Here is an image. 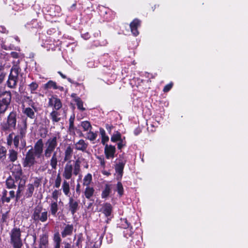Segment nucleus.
I'll return each mask as SVG.
<instances>
[{"mask_svg": "<svg viewBox=\"0 0 248 248\" xmlns=\"http://www.w3.org/2000/svg\"><path fill=\"white\" fill-rule=\"evenodd\" d=\"M73 152V148L70 146H67L64 152V160L67 162L64 167L62 176L66 180L72 179L73 175H78L81 170L79 159H78L73 163L71 160Z\"/></svg>", "mask_w": 248, "mask_h": 248, "instance_id": "obj_1", "label": "nucleus"}, {"mask_svg": "<svg viewBox=\"0 0 248 248\" xmlns=\"http://www.w3.org/2000/svg\"><path fill=\"white\" fill-rule=\"evenodd\" d=\"M44 143L42 139L38 140L35 143L33 148L29 150L26 155L23 162L24 167H31L36 162V158H40L43 153Z\"/></svg>", "mask_w": 248, "mask_h": 248, "instance_id": "obj_2", "label": "nucleus"}, {"mask_svg": "<svg viewBox=\"0 0 248 248\" xmlns=\"http://www.w3.org/2000/svg\"><path fill=\"white\" fill-rule=\"evenodd\" d=\"M58 145L57 138L56 136L49 138L45 143L44 155L46 158H49L51 155L49 163L53 170H56L57 167L60 156L57 155V152H54Z\"/></svg>", "mask_w": 248, "mask_h": 248, "instance_id": "obj_3", "label": "nucleus"}, {"mask_svg": "<svg viewBox=\"0 0 248 248\" xmlns=\"http://www.w3.org/2000/svg\"><path fill=\"white\" fill-rule=\"evenodd\" d=\"M13 65L10 70V73L6 82L7 86L11 89H15L17 86L19 75L21 72L19 66V61L13 62Z\"/></svg>", "mask_w": 248, "mask_h": 248, "instance_id": "obj_4", "label": "nucleus"}, {"mask_svg": "<svg viewBox=\"0 0 248 248\" xmlns=\"http://www.w3.org/2000/svg\"><path fill=\"white\" fill-rule=\"evenodd\" d=\"M11 243L14 248H21L23 244L21 239V231L18 228L13 229L10 232Z\"/></svg>", "mask_w": 248, "mask_h": 248, "instance_id": "obj_5", "label": "nucleus"}, {"mask_svg": "<svg viewBox=\"0 0 248 248\" xmlns=\"http://www.w3.org/2000/svg\"><path fill=\"white\" fill-rule=\"evenodd\" d=\"M42 209L41 206H37L34 209L31 218L34 221L44 222L47 220L48 212L46 211L42 212Z\"/></svg>", "mask_w": 248, "mask_h": 248, "instance_id": "obj_6", "label": "nucleus"}, {"mask_svg": "<svg viewBox=\"0 0 248 248\" xmlns=\"http://www.w3.org/2000/svg\"><path fill=\"white\" fill-rule=\"evenodd\" d=\"M120 225L124 230L123 233L125 237L128 238L132 235L134 232L133 228L126 218L121 219Z\"/></svg>", "mask_w": 248, "mask_h": 248, "instance_id": "obj_7", "label": "nucleus"}, {"mask_svg": "<svg viewBox=\"0 0 248 248\" xmlns=\"http://www.w3.org/2000/svg\"><path fill=\"white\" fill-rule=\"evenodd\" d=\"M113 207L111 204L108 202H106L102 205V207L100 210L104 216L107 217L106 222L108 223V221L113 217L112 213Z\"/></svg>", "mask_w": 248, "mask_h": 248, "instance_id": "obj_8", "label": "nucleus"}, {"mask_svg": "<svg viewBox=\"0 0 248 248\" xmlns=\"http://www.w3.org/2000/svg\"><path fill=\"white\" fill-rule=\"evenodd\" d=\"M16 123V113L11 112L7 118V125H3V129L6 130L9 128H15Z\"/></svg>", "mask_w": 248, "mask_h": 248, "instance_id": "obj_9", "label": "nucleus"}, {"mask_svg": "<svg viewBox=\"0 0 248 248\" xmlns=\"http://www.w3.org/2000/svg\"><path fill=\"white\" fill-rule=\"evenodd\" d=\"M116 152V148L112 145L106 144L104 148V153L107 159H113Z\"/></svg>", "mask_w": 248, "mask_h": 248, "instance_id": "obj_10", "label": "nucleus"}, {"mask_svg": "<svg viewBox=\"0 0 248 248\" xmlns=\"http://www.w3.org/2000/svg\"><path fill=\"white\" fill-rule=\"evenodd\" d=\"M12 175L17 181L21 179L22 175V169L20 165H15L11 169Z\"/></svg>", "mask_w": 248, "mask_h": 248, "instance_id": "obj_11", "label": "nucleus"}, {"mask_svg": "<svg viewBox=\"0 0 248 248\" xmlns=\"http://www.w3.org/2000/svg\"><path fill=\"white\" fill-rule=\"evenodd\" d=\"M48 105L53 107V110H60L62 107L60 99L53 96L49 98Z\"/></svg>", "mask_w": 248, "mask_h": 248, "instance_id": "obj_12", "label": "nucleus"}, {"mask_svg": "<svg viewBox=\"0 0 248 248\" xmlns=\"http://www.w3.org/2000/svg\"><path fill=\"white\" fill-rule=\"evenodd\" d=\"M14 133L10 134L7 137V144L8 145L11 146L12 144L13 141L16 148L18 146L19 140L21 137L19 135H16L13 137Z\"/></svg>", "mask_w": 248, "mask_h": 248, "instance_id": "obj_13", "label": "nucleus"}, {"mask_svg": "<svg viewBox=\"0 0 248 248\" xmlns=\"http://www.w3.org/2000/svg\"><path fill=\"white\" fill-rule=\"evenodd\" d=\"M11 100V94L10 92L5 91L0 94V102L9 106Z\"/></svg>", "mask_w": 248, "mask_h": 248, "instance_id": "obj_14", "label": "nucleus"}, {"mask_svg": "<svg viewBox=\"0 0 248 248\" xmlns=\"http://www.w3.org/2000/svg\"><path fill=\"white\" fill-rule=\"evenodd\" d=\"M75 149L83 152H87L88 143L86 142L83 140H80L75 144Z\"/></svg>", "mask_w": 248, "mask_h": 248, "instance_id": "obj_15", "label": "nucleus"}, {"mask_svg": "<svg viewBox=\"0 0 248 248\" xmlns=\"http://www.w3.org/2000/svg\"><path fill=\"white\" fill-rule=\"evenodd\" d=\"M140 26V21L137 19H134L130 24L132 33L135 36L139 34L138 28Z\"/></svg>", "mask_w": 248, "mask_h": 248, "instance_id": "obj_16", "label": "nucleus"}, {"mask_svg": "<svg viewBox=\"0 0 248 248\" xmlns=\"http://www.w3.org/2000/svg\"><path fill=\"white\" fill-rule=\"evenodd\" d=\"M125 165V161L119 162L115 166V171L117 173V179L118 180L121 179L123 173V170Z\"/></svg>", "mask_w": 248, "mask_h": 248, "instance_id": "obj_17", "label": "nucleus"}, {"mask_svg": "<svg viewBox=\"0 0 248 248\" xmlns=\"http://www.w3.org/2000/svg\"><path fill=\"white\" fill-rule=\"evenodd\" d=\"M68 204L70 211L72 215H74L78 209V202L74 200L72 198H70L69 199Z\"/></svg>", "mask_w": 248, "mask_h": 248, "instance_id": "obj_18", "label": "nucleus"}, {"mask_svg": "<svg viewBox=\"0 0 248 248\" xmlns=\"http://www.w3.org/2000/svg\"><path fill=\"white\" fill-rule=\"evenodd\" d=\"M61 110H53L50 113V118L53 123H57L61 120Z\"/></svg>", "mask_w": 248, "mask_h": 248, "instance_id": "obj_19", "label": "nucleus"}, {"mask_svg": "<svg viewBox=\"0 0 248 248\" xmlns=\"http://www.w3.org/2000/svg\"><path fill=\"white\" fill-rule=\"evenodd\" d=\"M73 230V226L72 225H66L63 230L62 232V236L64 238L68 235H70L72 233Z\"/></svg>", "mask_w": 248, "mask_h": 248, "instance_id": "obj_20", "label": "nucleus"}, {"mask_svg": "<svg viewBox=\"0 0 248 248\" xmlns=\"http://www.w3.org/2000/svg\"><path fill=\"white\" fill-rule=\"evenodd\" d=\"M112 186L110 184H106L104 189L101 193V197L102 199H107L111 191Z\"/></svg>", "mask_w": 248, "mask_h": 248, "instance_id": "obj_21", "label": "nucleus"}, {"mask_svg": "<svg viewBox=\"0 0 248 248\" xmlns=\"http://www.w3.org/2000/svg\"><path fill=\"white\" fill-rule=\"evenodd\" d=\"M50 213L53 217H56V214L59 210L57 201H52L50 204Z\"/></svg>", "mask_w": 248, "mask_h": 248, "instance_id": "obj_22", "label": "nucleus"}, {"mask_svg": "<svg viewBox=\"0 0 248 248\" xmlns=\"http://www.w3.org/2000/svg\"><path fill=\"white\" fill-rule=\"evenodd\" d=\"M34 190V187L33 184H29L27 186L26 191L24 194V197L26 198H29L31 197L33 193Z\"/></svg>", "mask_w": 248, "mask_h": 248, "instance_id": "obj_23", "label": "nucleus"}, {"mask_svg": "<svg viewBox=\"0 0 248 248\" xmlns=\"http://www.w3.org/2000/svg\"><path fill=\"white\" fill-rule=\"evenodd\" d=\"M45 89H59L61 91L63 90V88L62 86H57L56 83L52 80H49L48 82L44 85Z\"/></svg>", "mask_w": 248, "mask_h": 248, "instance_id": "obj_24", "label": "nucleus"}, {"mask_svg": "<svg viewBox=\"0 0 248 248\" xmlns=\"http://www.w3.org/2000/svg\"><path fill=\"white\" fill-rule=\"evenodd\" d=\"M62 189L66 196H70V185L69 182L64 180L62 184Z\"/></svg>", "mask_w": 248, "mask_h": 248, "instance_id": "obj_25", "label": "nucleus"}, {"mask_svg": "<svg viewBox=\"0 0 248 248\" xmlns=\"http://www.w3.org/2000/svg\"><path fill=\"white\" fill-rule=\"evenodd\" d=\"M6 148L0 145V163H4L6 158Z\"/></svg>", "mask_w": 248, "mask_h": 248, "instance_id": "obj_26", "label": "nucleus"}, {"mask_svg": "<svg viewBox=\"0 0 248 248\" xmlns=\"http://www.w3.org/2000/svg\"><path fill=\"white\" fill-rule=\"evenodd\" d=\"M94 190L93 187L87 186L84 191V195L87 199H90L93 195Z\"/></svg>", "mask_w": 248, "mask_h": 248, "instance_id": "obj_27", "label": "nucleus"}, {"mask_svg": "<svg viewBox=\"0 0 248 248\" xmlns=\"http://www.w3.org/2000/svg\"><path fill=\"white\" fill-rule=\"evenodd\" d=\"M39 245H48V235L44 233L40 236Z\"/></svg>", "mask_w": 248, "mask_h": 248, "instance_id": "obj_28", "label": "nucleus"}, {"mask_svg": "<svg viewBox=\"0 0 248 248\" xmlns=\"http://www.w3.org/2000/svg\"><path fill=\"white\" fill-rule=\"evenodd\" d=\"M8 158L11 162H15L17 158V153L13 149L9 150Z\"/></svg>", "mask_w": 248, "mask_h": 248, "instance_id": "obj_29", "label": "nucleus"}, {"mask_svg": "<svg viewBox=\"0 0 248 248\" xmlns=\"http://www.w3.org/2000/svg\"><path fill=\"white\" fill-rule=\"evenodd\" d=\"M23 112L31 119H34L35 118L34 111L33 109L31 108L28 107L25 108L23 110Z\"/></svg>", "mask_w": 248, "mask_h": 248, "instance_id": "obj_30", "label": "nucleus"}, {"mask_svg": "<svg viewBox=\"0 0 248 248\" xmlns=\"http://www.w3.org/2000/svg\"><path fill=\"white\" fill-rule=\"evenodd\" d=\"M97 137V132H93L90 130L87 132L85 138L91 141H93L96 139Z\"/></svg>", "mask_w": 248, "mask_h": 248, "instance_id": "obj_31", "label": "nucleus"}, {"mask_svg": "<svg viewBox=\"0 0 248 248\" xmlns=\"http://www.w3.org/2000/svg\"><path fill=\"white\" fill-rule=\"evenodd\" d=\"M6 185L7 187L9 189L16 188V185L15 184V181L11 176L7 179L6 181Z\"/></svg>", "mask_w": 248, "mask_h": 248, "instance_id": "obj_32", "label": "nucleus"}, {"mask_svg": "<svg viewBox=\"0 0 248 248\" xmlns=\"http://www.w3.org/2000/svg\"><path fill=\"white\" fill-rule=\"evenodd\" d=\"M29 90L31 94H37L35 92L38 88V84L35 82H32L28 85Z\"/></svg>", "mask_w": 248, "mask_h": 248, "instance_id": "obj_33", "label": "nucleus"}, {"mask_svg": "<svg viewBox=\"0 0 248 248\" xmlns=\"http://www.w3.org/2000/svg\"><path fill=\"white\" fill-rule=\"evenodd\" d=\"M92 181V176L90 173H88L83 179V185L88 186Z\"/></svg>", "mask_w": 248, "mask_h": 248, "instance_id": "obj_34", "label": "nucleus"}, {"mask_svg": "<svg viewBox=\"0 0 248 248\" xmlns=\"http://www.w3.org/2000/svg\"><path fill=\"white\" fill-rule=\"evenodd\" d=\"M81 126L84 131H88L92 129V127L90 122L88 121H83L81 123Z\"/></svg>", "mask_w": 248, "mask_h": 248, "instance_id": "obj_35", "label": "nucleus"}, {"mask_svg": "<svg viewBox=\"0 0 248 248\" xmlns=\"http://www.w3.org/2000/svg\"><path fill=\"white\" fill-rule=\"evenodd\" d=\"M75 101L76 103V105L78 108L81 110H84L85 108L83 107V103L82 100L79 97H77L75 99Z\"/></svg>", "mask_w": 248, "mask_h": 248, "instance_id": "obj_36", "label": "nucleus"}, {"mask_svg": "<svg viewBox=\"0 0 248 248\" xmlns=\"http://www.w3.org/2000/svg\"><path fill=\"white\" fill-rule=\"evenodd\" d=\"M122 139L121 134L118 132H116L115 133L113 134V135L111 137V140L112 142H116L118 141L119 140H121Z\"/></svg>", "mask_w": 248, "mask_h": 248, "instance_id": "obj_37", "label": "nucleus"}, {"mask_svg": "<svg viewBox=\"0 0 248 248\" xmlns=\"http://www.w3.org/2000/svg\"><path fill=\"white\" fill-rule=\"evenodd\" d=\"M62 179L60 174H58L55 180L54 187L58 188L60 187L61 184Z\"/></svg>", "mask_w": 248, "mask_h": 248, "instance_id": "obj_38", "label": "nucleus"}, {"mask_svg": "<svg viewBox=\"0 0 248 248\" xmlns=\"http://www.w3.org/2000/svg\"><path fill=\"white\" fill-rule=\"evenodd\" d=\"M117 191L120 196H122L124 194V188L122 183L119 182L117 184Z\"/></svg>", "mask_w": 248, "mask_h": 248, "instance_id": "obj_39", "label": "nucleus"}, {"mask_svg": "<svg viewBox=\"0 0 248 248\" xmlns=\"http://www.w3.org/2000/svg\"><path fill=\"white\" fill-rule=\"evenodd\" d=\"M61 195V190H54L52 193V197L55 201H57L58 198Z\"/></svg>", "mask_w": 248, "mask_h": 248, "instance_id": "obj_40", "label": "nucleus"}, {"mask_svg": "<svg viewBox=\"0 0 248 248\" xmlns=\"http://www.w3.org/2000/svg\"><path fill=\"white\" fill-rule=\"evenodd\" d=\"M33 186L36 187H38L41 183L42 178L40 177H35L33 179Z\"/></svg>", "mask_w": 248, "mask_h": 248, "instance_id": "obj_41", "label": "nucleus"}, {"mask_svg": "<svg viewBox=\"0 0 248 248\" xmlns=\"http://www.w3.org/2000/svg\"><path fill=\"white\" fill-rule=\"evenodd\" d=\"M125 138L124 137L121 140H119L118 143L117 144L118 148L119 150L122 149L126 145V141L124 140Z\"/></svg>", "mask_w": 248, "mask_h": 248, "instance_id": "obj_42", "label": "nucleus"}, {"mask_svg": "<svg viewBox=\"0 0 248 248\" xmlns=\"http://www.w3.org/2000/svg\"><path fill=\"white\" fill-rule=\"evenodd\" d=\"M7 191L4 189L2 193V201L3 202H9L10 201V198L6 197Z\"/></svg>", "mask_w": 248, "mask_h": 248, "instance_id": "obj_43", "label": "nucleus"}, {"mask_svg": "<svg viewBox=\"0 0 248 248\" xmlns=\"http://www.w3.org/2000/svg\"><path fill=\"white\" fill-rule=\"evenodd\" d=\"M97 158L99 160L101 166L103 169H105L106 167V161L104 157L102 156H97Z\"/></svg>", "mask_w": 248, "mask_h": 248, "instance_id": "obj_44", "label": "nucleus"}, {"mask_svg": "<svg viewBox=\"0 0 248 248\" xmlns=\"http://www.w3.org/2000/svg\"><path fill=\"white\" fill-rule=\"evenodd\" d=\"M8 107V106L0 102V114L4 113Z\"/></svg>", "mask_w": 248, "mask_h": 248, "instance_id": "obj_45", "label": "nucleus"}, {"mask_svg": "<svg viewBox=\"0 0 248 248\" xmlns=\"http://www.w3.org/2000/svg\"><path fill=\"white\" fill-rule=\"evenodd\" d=\"M54 240L55 242L56 243V245H58V244L60 245L61 239L59 234H54Z\"/></svg>", "mask_w": 248, "mask_h": 248, "instance_id": "obj_46", "label": "nucleus"}, {"mask_svg": "<svg viewBox=\"0 0 248 248\" xmlns=\"http://www.w3.org/2000/svg\"><path fill=\"white\" fill-rule=\"evenodd\" d=\"M108 140L109 137L107 135L101 137V142L104 145H105V146L107 144L106 143L108 141Z\"/></svg>", "mask_w": 248, "mask_h": 248, "instance_id": "obj_47", "label": "nucleus"}, {"mask_svg": "<svg viewBox=\"0 0 248 248\" xmlns=\"http://www.w3.org/2000/svg\"><path fill=\"white\" fill-rule=\"evenodd\" d=\"M23 189H21V188L19 189L18 188L17 190L16 191V201H17L20 198V197L21 196V193Z\"/></svg>", "mask_w": 248, "mask_h": 248, "instance_id": "obj_48", "label": "nucleus"}, {"mask_svg": "<svg viewBox=\"0 0 248 248\" xmlns=\"http://www.w3.org/2000/svg\"><path fill=\"white\" fill-rule=\"evenodd\" d=\"M82 237L81 235H79L78 236V239L76 243V244L78 248L81 247V243L82 241Z\"/></svg>", "mask_w": 248, "mask_h": 248, "instance_id": "obj_49", "label": "nucleus"}, {"mask_svg": "<svg viewBox=\"0 0 248 248\" xmlns=\"http://www.w3.org/2000/svg\"><path fill=\"white\" fill-rule=\"evenodd\" d=\"M172 87V83H170L166 85L164 87V88L163 89V91L164 92H169L171 89Z\"/></svg>", "mask_w": 248, "mask_h": 248, "instance_id": "obj_50", "label": "nucleus"}, {"mask_svg": "<svg viewBox=\"0 0 248 248\" xmlns=\"http://www.w3.org/2000/svg\"><path fill=\"white\" fill-rule=\"evenodd\" d=\"M20 181L18 184V188L19 189L20 188H21V189H23L24 188V186H25V180H23L21 178L20 179H19Z\"/></svg>", "mask_w": 248, "mask_h": 248, "instance_id": "obj_51", "label": "nucleus"}, {"mask_svg": "<svg viewBox=\"0 0 248 248\" xmlns=\"http://www.w3.org/2000/svg\"><path fill=\"white\" fill-rule=\"evenodd\" d=\"M5 75L6 74L3 71L0 70V84L3 81Z\"/></svg>", "mask_w": 248, "mask_h": 248, "instance_id": "obj_52", "label": "nucleus"}, {"mask_svg": "<svg viewBox=\"0 0 248 248\" xmlns=\"http://www.w3.org/2000/svg\"><path fill=\"white\" fill-rule=\"evenodd\" d=\"M25 134H26V129L21 128L20 130V133H19L20 137H21V138H23L24 137H25Z\"/></svg>", "mask_w": 248, "mask_h": 248, "instance_id": "obj_53", "label": "nucleus"}, {"mask_svg": "<svg viewBox=\"0 0 248 248\" xmlns=\"http://www.w3.org/2000/svg\"><path fill=\"white\" fill-rule=\"evenodd\" d=\"M7 213L3 214L1 216V221L3 222H5L8 217Z\"/></svg>", "mask_w": 248, "mask_h": 248, "instance_id": "obj_54", "label": "nucleus"}, {"mask_svg": "<svg viewBox=\"0 0 248 248\" xmlns=\"http://www.w3.org/2000/svg\"><path fill=\"white\" fill-rule=\"evenodd\" d=\"M0 32L3 33H7L8 31L4 26H0Z\"/></svg>", "mask_w": 248, "mask_h": 248, "instance_id": "obj_55", "label": "nucleus"}, {"mask_svg": "<svg viewBox=\"0 0 248 248\" xmlns=\"http://www.w3.org/2000/svg\"><path fill=\"white\" fill-rule=\"evenodd\" d=\"M9 195H10V196L8 198H10V199L14 198L15 197L16 198V195L15 194V191L13 190L10 191Z\"/></svg>", "mask_w": 248, "mask_h": 248, "instance_id": "obj_56", "label": "nucleus"}, {"mask_svg": "<svg viewBox=\"0 0 248 248\" xmlns=\"http://www.w3.org/2000/svg\"><path fill=\"white\" fill-rule=\"evenodd\" d=\"M11 56L14 58H17L19 56L18 53L16 52H12Z\"/></svg>", "mask_w": 248, "mask_h": 248, "instance_id": "obj_57", "label": "nucleus"}, {"mask_svg": "<svg viewBox=\"0 0 248 248\" xmlns=\"http://www.w3.org/2000/svg\"><path fill=\"white\" fill-rule=\"evenodd\" d=\"M82 37L85 40L89 39L90 37V34L88 32L85 33L84 34H82Z\"/></svg>", "mask_w": 248, "mask_h": 248, "instance_id": "obj_58", "label": "nucleus"}, {"mask_svg": "<svg viewBox=\"0 0 248 248\" xmlns=\"http://www.w3.org/2000/svg\"><path fill=\"white\" fill-rule=\"evenodd\" d=\"M100 134L101 137L106 135L105 130L102 128H99Z\"/></svg>", "mask_w": 248, "mask_h": 248, "instance_id": "obj_59", "label": "nucleus"}, {"mask_svg": "<svg viewBox=\"0 0 248 248\" xmlns=\"http://www.w3.org/2000/svg\"><path fill=\"white\" fill-rule=\"evenodd\" d=\"M113 126L112 125H110L109 124H107L106 125V128L107 130L108 131V132L110 133L111 132V130Z\"/></svg>", "mask_w": 248, "mask_h": 248, "instance_id": "obj_60", "label": "nucleus"}, {"mask_svg": "<svg viewBox=\"0 0 248 248\" xmlns=\"http://www.w3.org/2000/svg\"><path fill=\"white\" fill-rule=\"evenodd\" d=\"M64 248H71V245L68 243H65Z\"/></svg>", "mask_w": 248, "mask_h": 248, "instance_id": "obj_61", "label": "nucleus"}, {"mask_svg": "<svg viewBox=\"0 0 248 248\" xmlns=\"http://www.w3.org/2000/svg\"><path fill=\"white\" fill-rule=\"evenodd\" d=\"M39 248H49L48 245H39Z\"/></svg>", "mask_w": 248, "mask_h": 248, "instance_id": "obj_62", "label": "nucleus"}, {"mask_svg": "<svg viewBox=\"0 0 248 248\" xmlns=\"http://www.w3.org/2000/svg\"><path fill=\"white\" fill-rule=\"evenodd\" d=\"M26 98L27 100H28L29 101H32V96H27L26 97Z\"/></svg>", "mask_w": 248, "mask_h": 248, "instance_id": "obj_63", "label": "nucleus"}, {"mask_svg": "<svg viewBox=\"0 0 248 248\" xmlns=\"http://www.w3.org/2000/svg\"><path fill=\"white\" fill-rule=\"evenodd\" d=\"M58 73L61 75V76L62 77V78H66V77L65 75H64L63 74H62V73L61 72H59Z\"/></svg>", "mask_w": 248, "mask_h": 248, "instance_id": "obj_64", "label": "nucleus"}]
</instances>
